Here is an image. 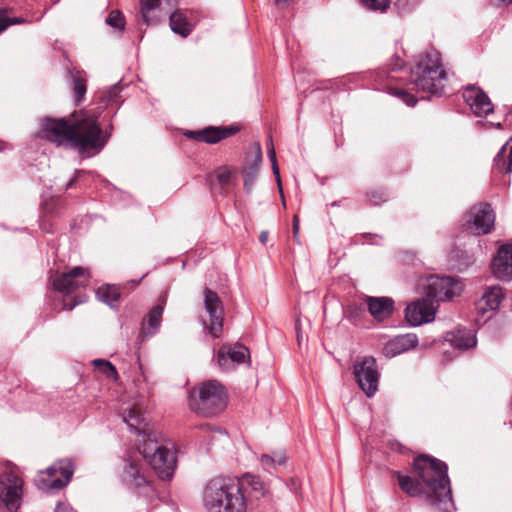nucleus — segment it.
I'll list each match as a JSON object with an SVG mask.
<instances>
[{
    "label": "nucleus",
    "instance_id": "412c9836",
    "mask_svg": "<svg viewBox=\"0 0 512 512\" xmlns=\"http://www.w3.org/2000/svg\"><path fill=\"white\" fill-rule=\"evenodd\" d=\"M418 344V337L416 334L408 333L398 335L389 340L382 348V353L387 358H393L401 353L413 349Z\"/></svg>",
    "mask_w": 512,
    "mask_h": 512
},
{
    "label": "nucleus",
    "instance_id": "dca6fc26",
    "mask_svg": "<svg viewBox=\"0 0 512 512\" xmlns=\"http://www.w3.org/2000/svg\"><path fill=\"white\" fill-rule=\"evenodd\" d=\"M262 161V150L258 142L253 143L249 147V151L246 155L245 166L242 171L244 177V189L246 192H251L254 183L257 179L260 164Z\"/></svg>",
    "mask_w": 512,
    "mask_h": 512
},
{
    "label": "nucleus",
    "instance_id": "5fc2aeb1",
    "mask_svg": "<svg viewBox=\"0 0 512 512\" xmlns=\"http://www.w3.org/2000/svg\"><path fill=\"white\" fill-rule=\"evenodd\" d=\"M2 150H3V147H2V144L0 143V151H2Z\"/></svg>",
    "mask_w": 512,
    "mask_h": 512
},
{
    "label": "nucleus",
    "instance_id": "c756f323",
    "mask_svg": "<svg viewBox=\"0 0 512 512\" xmlns=\"http://www.w3.org/2000/svg\"><path fill=\"white\" fill-rule=\"evenodd\" d=\"M163 309V305L158 304L149 311L147 315V327L144 326L141 330L143 336H152L158 330L161 324Z\"/></svg>",
    "mask_w": 512,
    "mask_h": 512
},
{
    "label": "nucleus",
    "instance_id": "49530a36",
    "mask_svg": "<svg viewBox=\"0 0 512 512\" xmlns=\"http://www.w3.org/2000/svg\"><path fill=\"white\" fill-rule=\"evenodd\" d=\"M403 65H404V61L402 59H400L399 57H397L395 59V62L391 64V69L399 70L403 67Z\"/></svg>",
    "mask_w": 512,
    "mask_h": 512
},
{
    "label": "nucleus",
    "instance_id": "5701e85b",
    "mask_svg": "<svg viewBox=\"0 0 512 512\" xmlns=\"http://www.w3.org/2000/svg\"><path fill=\"white\" fill-rule=\"evenodd\" d=\"M233 129L231 128H218V127H207L203 130H189L184 133V135L190 139H195L201 142L214 144L218 141L225 139L229 135L233 133Z\"/></svg>",
    "mask_w": 512,
    "mask_h": 512
},
{
    "label": "nucleus",
    "instance_id": "39448f33",
    "mask_svg": "<svg viewBox=\"0 0 512 512\" xmlns=\"http://www.w3.org/2000/svg\"><path fill=\"white\" fill-rule=\"evenodd\" d=\"M446 72L442 68L440 54L429 50L419 55L411 69L410 82L417 91L430 95H441Z\"/></svg>",
    "mask_w": 512,
    "mask_h": 512
},
{
    "label": "nucleus",
    "instance_id": "f8f14e48",
    "mask_svg": "<svg viewBox=\"0 0 512 512\" xmlns=\"http://www.w3.org/2000/svg\"><path fill=\"white\" fill-rule=\"evenodd\" d=\"M494 222L495 214L491 205L479 203L468 211L464 226L475 235H485L492 231Z\"/></svg>",
    "mask_w": 512,
    "mask_h": 512
},
{
    "label": "nucleus",
    "instance_id": "9b49d317",
    "mask_svg": "<svg viewBox=\"0 0 512 512\" xmlns=\"http://www.w3.org/2000/svg\"><path fill=\"white\" fill-rule=\"evenodd\" d=\"M204 309L209 317L202 320L205 330L213 338H219L223 331L224 308L218 294L209 288L204 289Z\"/></svg>",
    "mask_w": 512,
    "mask_h": 512
},
{
    "label": "nucleus",
    "instance_id": "a19ab883",
    "mask_svg": "<svg viewBox=\"0 0 512 512\" xmlns=\"http://www.w3.org/2000/svg\"><path fill=\"white\" fill-rule=\"evenodd\" d=\"M216 177L221 184H227L230 180L231 173L229 169L222 167L217 170Z\"/></svg>",
    "mask_w": 512,
    "mask_h": 512
},
{
    "label": "nucleus",
    "instance_id": "4c0bfd02",
    "mask_svg": "<svg viewBox=\"0 0 512 512\" xmlns=\"http://www.w3.org/2000/svg\"><path fill=\"white\" fill-rule=\"evenodd\" d=\"M260 464L262 468L269 474H273L277 470L274 459L271 455L262 454L260 457Z\"/></svg>",
    "mask_w": 512,
    "mask_h": 512
},
{
    "label": "nucleus",
    "instance_id": "c03bdc74",
    "mask_svg": "<svg viewBox=\"0 0 512 512\" xmlns=\"http://www.w3.org/2000/svg\"><path fill=\"white\" fill-rule=\"evenodd\" d=\"M54 512H77V511H75L69 503L58 502V504L55 507Z\"/></svg>",
    "mask_w": 512,
    "mask_h": 512
},
{
    "label": "nucleus",
    "instance_id": "ea45409f",
    "mask_svg": "<svg viewBox=\"0 0 512 512\" xmlns=\"http://www.w3.org/2000/svg\"><path fill=\"white\" fill-rule=\"evenodd\" d=\"M369 201L374 205H380L387 201V194L383 191H372L368 194Z\"/></svg>",
    "mask_w": 512,
    "mask_h": 512
},
{
    "label": "nucleus",
    "instance_id": "f3484780",
    "mask_svg": "<svg viewBox=\"0 0 512 512\" xmlns=\"http://www.w3.org/2000/svg\"><path fill=\"white\" fill-rule=\"evenodd\" d=\"M248 358V349L241 344H235L222 346L218 351L217 362L222 370L230 371L234 369L235 365L245 363Z\"/></svg>",
    "mask_w": 512,
    "mask_h": 512
},
{
    "label": "nucleus",
    "instance_id": "79ce46f5",
    "mask_svg": "<svg viewBox=\"0 0 512 512\" xmlns=\"http://www.w3.org/2000/svg\"><path fill=\"white\" fill-rule=\"evenodd\" d=\"M292 229H293V238L294 241L299 243V230H300V222L297 215L293 217V223H292Z\"/></svg>",
    "mask_w": 512,
    "mask_h": 512
},
{
    "label": "nucleus",
    "instance_id": "a18cd8bd",
    "mask_svg": "<svg viewBox=\"0 0 512 512\" xmlns=\"http://www.w3.org/2000/svg\"><path fill=\"white\" fill-rule=\"evenodd\" d=\"M272 457L274 459L276 466L285 465L286 460H287V457H286L285 453H283V452L275 453Z\"/></svg>",
    "mask_w": 512,
    "mask_h": 512
},
{
    "label": "nucleus",
    "instance_id": "4468645a",
    "mask_svg": "<svg viewBox=\"0 0 512 512\" xmlns=\"http://www.w3.org/2000/svg\"><path fill=\"white\" fill-rule=\"evenodd\" d=\"M437 305L426 296L408 305L405 317L412 326H419L434 320Z\"/></svg>",
    "mask_w": 512,
    "mask_h": 512
},
{
    "label": "nucleus",
    "instance_id": "864d4df0",
    "mask_svg": "<svg viewBox=\"0 0 512 512\" xmlns=\"http://www.w3.org/2000/svg\"><path fill=\"white\" fill-rule=\"evenodd\" d=\"M83 173H84L83 171H78V170H76L77 177H78L79 175L83 174Z\"/></svg>",
    "mask_w": 512,
    "mask_h": 512
},
{
    "label": "nucleus",
    "instance_id": "de8ad7c7",
    "mask_svg": "<svg viewBox=\"0 0 512 512\" xmlns=\"http://www.w3.org/2000/svg\"><path fill=\"white\" fill-rule=\"evenodd\" d=\"M40 228H41L43 231H46V232H48V233L53 232L52 227H51V224H49V225H48V224L46 223V220H41V222H40Z\"/></svg>",
    "mask_w": 512,
    "mask_h": 512
},
{
    "label": "nucleus",
    "instance_id": "393cba45",
    "mask_svg": "<svg viewBox=\"0 0 512 512\" xmlns=\"http://www.w3.org/2000/svg\"><path fill=\"white\" fill-rule=\"evenodd\" d=\"M446 341L458 350L472 349L477 344L475 331L468 328H459L455 331L448 332Z\"/></svg>",
    "mask_w": 512,
    "mask_h": 512
},
{
    "label": "nucleus",
    "instance_id": "c85d7f7f",
    "mask_svg": "<svg viewBox=\"0 0 512 512\" xmlns=\"http://www.w3.org/2000/svg\"><path fill=\"white\" fill-rule=\"evenodd\" d=\"M122 90L123 85L121 82L115 83L114 85L100 92L99 102L105 107L116 106L117 109H119L123 102L121 96Z\"/></svg>",
    "mask_w": 512,
    "mask_h": 512
},
{
    "label": "nucleus",
    "instance_id": "cd10ccee",
    "mask_svg": "<svg viewBox=\"0 0 512 512\" xmlns=\"http://www.w3.org/2000/svg\"><path fill=\"white\" fill-rule=\"evenodd\" d=\"M360 3L367 9L372 11L384 12L391 5L398 11L406 10L411 4L412 0H359Z\"/></svg>",
    "mask_w": 512,
    "mask_h": 512
},
{
    "label": "nucleus",
    "instance_id": "603ef678",
    "mask_svg": "<svg viewBox=\"0 0 512 512\" xmlns=\"http://www.w3.org/2000/svg\"><path fill=\"white\" fill-rule=\"evenodd\" d=\"M75 179H71L67 184V189L73 187Z\"/></svg>",
    "mask_w": 512,
    "mask_h": 512
},
{
    "label": "nucleus",
    "instance_id": "0eeeda50",
    "mask_svg": "<svg viewBox=\"0 0 512 512\" xmlns=\"http://www.w3.org/2000/svg\"><path fill=\"white\" fill-rule=\"evenodd\" d=\"M89 281V272L82 267H74L68 272L56 274L52 279L55 290L64 295L63 307L72 310L76 305L86 300V295L80 293Z\"/></svg>",
    "mask_w": 512,
    "mask_h": 512
},
{
    "label": "nucleus",
    "instance_id": "2f4dec72",
    "mask_svg": "<svg viewBox=\"0 0 512 512\" xmlns=\"http://www.w3.org/2000/svg\"><path fill=\"white\" fill-rule=\"evenodd\" d=\"M71 85L75 94L76 104L79 105L84 100L87 91L86 78L79 71L71 73Z\"/></svg>",
    "mask_w": 512,
    "mask_h": 512
},
{
    "label": "nucleus",
    "instance_id": "6ab92c4d",
    "mask_svg": "<svg viewBox=\"0 0 512 512\" xmlns=\"http://www.w3.org/2000/svg\"><path fill=\"white\" fill-rule=\"evenodd\" d=\"M176 5L175 0H141V15L147 25L158 22Z\"/></svg>",
    "mask_w": 512,
    "mask_h": 512
},
{
    "label": "nucleus",
    "instance_id": "1a4fd4ad",
    "mask_svg": "<svg viewBox=\"0 0 512 512\" xmlns=\"http://www.w3.org/2000/svg\"><path fill=\"white\" fill-rule=\"evenodd\" d=\"M425 296L433 303L451 300L462 292L463 286L460 281L453 277H440L430 275L422 284Z\"/></svg>",
    "mask_w": 512,
    "mask_h": 512
},
{
    "label": "nucleus",
    "instance_id": "a211bd4d",
    "mask_svg": "<svg viewBox=\"0 0 512 512\" xmlns=\"http://www.w3.org/2000/svg\"><path fill=\"white\" fill-rule=\"evenodd\" d=\"M493 275L502 280L512 279V244H504L499 247L497 254L491 262Z\"/></svg>",
    "mask_w": 512,
    "mask_h": 512
},
{
    "label": "nucleus",
    "instance_id": "f704fd0d",
    "mask_svg": "<svg viewBox=\"0 0 512 512\" xmlns=\"http://www.w3.org/2000/svg\"><path fill=\"white\" fill-rule=\"evenodd\" d=\"M7 13L8 9H0V33L10 25L23 24L27 22V20L23 17L9 18Z\"/></svg>",
    "mask_w": 512,
    "mask_h": 512
},
{
    "label": "nucleus",
    "instance_id": "bb28decb",
    "mask_svg": "<svg viewBox=\"0 0 512 512\" xmlns=\"http://www.w3.org/2000/svg\"><path fill=\"white\" fill-rule=\"evenodd\" d=\"M170 27L175 34L187 37L193 30V24L188 20L185 12L175 10L170 14Z\"/></svg>",
    "mask_w": 512,
    "mask_h": 512
},
{
    "label": "nucleus",
    "instance_id": "7c9ffc66",
    "mask_svg": "<svg viewBox=\"0 0 512 512\" xmlns=\"http://www.w3.org/2000/svg\"><path fill=\"white\" fill-rule=\"evenodd\" d=\"M96 296L101 302L113 307L120 298V291L118 287L107 284L97 289Z\"/></svg>",
    "mask_w": 512,
    "mask_h": 512
},
{
    "label": "nucleus",
    "instance_id": "6e6552de",
    "mask_svg": "<svg viewBox=\"0 0 512 512\" xmlns=\"http://www.w3.org/2000/svg\"><path fill=\"white\" fill-rule=\"evenodd\" d=\"M74 472L75 465L70 459H60L40 471L35 478V484L43 491L61 489L69 484Z\"/></svg>",
    "mask_w": 512,
    "mask_h": 512
},
{
    "label": "nucleus",
    "instance_id": "2eb2a0df",
    "mask_svg": "<svg viewBox=\"0 0 512 512\" xmlns=\"http://www.w3.org/2000/svg\"><path fill=\"white\" fill-rule=\"evenodd\" d=\"M464 101L472 112L478 116H486L493 112V104L487 94L474 85H468L463 91Z\"/></svg>",
    "mask_w": 512,
    "mask_h": 512
},
{
    "label": "nucleus",
    "instance_id": "f03ea898",
    "mask_svg": "<svg viewBox=\"0 0 512 512\" xmlns=\"http://www.w3.org/2000/svg\"><path fill=\"white\" fill-rule=\"evenodd\" d=\"M414 478L397 472L400 488L411 497L424 495L427 502L440 511L454 507L448 478V467L436 458L421 455L414 460Z\"/></svg>",
    "mask_w": 512,
    "mask_h": 512
},
{
    "label": "nucleus",
    "instance_id": "aec40b11",
    "mask_svg": "<svg viewBox=\"0 0 512 512\" xmlns=\"http://www.w3.org/2000/svg\"><path fill=\"white\" fill-rule=\"evenodd\" d=\"M123 481L136 489H144L147 492L152 491V488L148 484L147 478L142 471L140 464L137 460L129 457L125 460L123 474Z\"/></svg>",
    "mask_w": 512,
    "mask_h": 512
},
{
    "label": "nucleus",
    "instance_id": "473e14b6",
    "mask_svg": "<svg viewBox=\"0 0 512 512\" xmlns=\"http://www.w3.org/2000/svg\"><path fill=\"white\" fill-rule=\"evenodd\" d=\"M267 154L270 159L272 171L276 178L279 190L281 191V180H280L279 167H278V163H277V159H276V152H275L274 144H273V141L271 138L267 142Z\"/></svg>",
    "mask_w": 512,
    "mask_h": 512
},
{
    "label": "nucleus",
    "instance_id": "58836bf2",
    "mask_svg": "<svg viewBox=\"0 0 512 512\" xmlns=\"http://www.w3.org/2000/svg\"><path fill=\"white\" fill-rule=\"evenodd\" d=\"M394 95L399 97L408 106H414L417 102V99L413 95L401 89L394 90Z\"/></svg>",
    "mask_w": 512,
    "mask_h": 512
},
{
    "label": "nucleus",
    "instance_id": "8fccbe9b",
    "mask_svg": "<svg viewBox=\"0 0 512 512\" xmlns=\"http://www.w3.org/2000/svg\"><path fill=\"white\" fill-rule=\"evenodd\" d=\"M296 330H297V341H298V344L301 345L302 336H301L299 328H298V322L296 323Z\"/></svg>",
    "mask_w": 512,
    "mask_h": 512
},
{
    "label": "nucleus",
    "instance_id": "37998d69",
    "mask_svg": "<svg viewBox=\"0 0 512 512\" xmlns=\"http://www.w3.org/2000/svg\"><path fill=\"white\" fill-rule=\"evenodd\" d=\"M200 429L203 430V431L211 432L213 435L214 434L226 435V432L224 430H222L221 428H219V427H211L209 424H202V425H200Z\"/></svg>",
    "mask_w": 512,
    "mask_h": 512
},
{
    "label": "nucleus",
    "instance_id": "a878e982",
    "mask_svg": "<svg viewBox=\"0 0 512 512\" xmlns=\"http://www.w3.org/2000/svg\"><path fill=\"white\" fill-rule=\"evenodd\" d=\"M493 164L494 168L500 173H512V137L496 154Z\"/></svg>",
    "mask_w": 512,
    "mask_h": 512
},
{
    "label": "nucleus",
    "instance_id": "423d86ee",
    "mask_svg": "<svg viewBox=\"0 0 512 512\" xmlns=\"http://www.w3.org/2000/svg\"><path fill=\"white\" fill-rule=\"evenodd\" d=\"M189 405L192 411L203 416L217 415L226 406V391L218 381L208 380L190 392Z\"/></svg>",
    "mask_w": 512,
    "mask_h": 512
},
{
    "label": "nucleus",
    "instance_id": "f257e3e1",
    "mask_svg": "<svg viewBox=\"0 0 512 512\" xmlns=\"http://www.w3.org/2000/svg\"><path fill=\"white\" fill-rule=\"evenodd\" d=\"M102 107L74 111L68 117L41 120L43 138L76 150L81 155L99 153L109 140L110 134L103 132L98 118Z\"/></svg>",
    "mask_w": 512,
    "mask_h": 512
},
{
    "label": "nucleus",
    "instance_id": "72a5a7b5",
    "mask_svg": "<svg viewBox=\"0 0 512 512\" xmlns=\"http://www.w3.org/2000/svg\"><path fill=\"white\" fill-rule=\"evenodd\" d=\"M93 365L105 374L108 378L116 380L118 378V373L116 368L107 360L104 359H95L93 361Z\"/></svg>",
    "mask_w": 512,
    "mask_h": 512
},
{
    "label": "nucleus",
    "instance_id": "9d476101",
    "mask_svg": "<svg viewBox=\"0 0 512 512\" xmlns=\"http://www.w3.org/2000/svg\"><path fill=\"white\" fill-rule=\"evenodd\" d=\"M353 375L358 386L367 397H373L376 394L380 373L373 357L358 358L353 364Z\"/></svg>",
    "mask_w": 512,
    "mask_h": 512
},
{
    "label": "nucleus",
    "instance_id": "4be33fe9",
    "mask_svg": "<svg viewBox=\"0 0 512 512\" xmlns=\"http://www.w3.org/2000/svg\"><path fill=\"white\" fill-rule=\"evenodd\" d=\"M503 299L504 293L501 287H488L476 303L477 312L484 316L489 311H496Z\"/></svg>",
    "mask_w": 512,
    "mask_h": 512
},
{
    "label": "nucleus",
    "instance_id": "c9c22d12",
    "mask_svg": "<svg viewBox=\"0 0 512 512\" xmlns=\"http://www.w3.org/2000/svg\"><path fill=\"white\" fill-rule=\"evenodd\" d=\"M243 483L246 482L249 484V486L252 488V490L256 493V497H260L264 495V485L259 480L258 477H255L253 475H245L244 480H242Z\"/></svg>",
    "mask_w": 512,
    "mask_h": 512
},
{
    "label": "nucleus",
    "instance_id": "e433bc0d",
    "mask_svg": "<svg viewBox=\"0 0 512 512\" xmlns=\"http://www.w3.org/2000/svg\"><path fill=\"white\" fill-rule=\"evenodd\" d=\"M106 23L111 27H114L118 30L124 29V17L118 10L111 11L108 17L106 18Z\"/></svg>",
    "mask_w": 512,
    "mask_h": 512
},
{
    "label": "nucleus",
    "instance_id": "20e7f679",
    "mask_svg": "<svg viewBox=\"0 0 512 512\" xmlns=\"http://www.w3.org/2000/svg\"><path fill=\"white\" fill-rule=\"evenodd\" d=\"M203 506L207 512H246L244 484L238 477H216L204 487Z\"/></svg>",
    "mask_w": 512,
    "mask_h": 512
},
{
    "label": "nucleus",
    "instance_id": "3c124183",
    "mask_svg": "<svg viewBox=\"0 0 512 512\" xmlns=\"http://www.w3.org/2000/svg\"><path fill=\"white\" fill-rule=\"evenodd\" d=\"M494 4L511 3L512 0H491Z\"/></svg>",
    "mask_w": 512,
    "mask_h": 512
},
{
    "label": "nucleus",
    "instance_id": "ddd939ff",
    "mask_svg": "<svg viewBox=\"0 0 512 512\" xmlns=\"http://www.w3.org/2000/svg\"><path fill=\"white\" fill-rule=\"evenodd\" d=\"M23 481L13 471L6 472L0 477V500L10 512H16L21 504Z\"/></svg>",
    "mask_w": 512,
    "mask_h": 512
},
{
    "label": "nucleus",
    "instance_id": "7ed1b4c3",
    "mask_svg": "<svg viewBox=\"0 0 512 512\" xmlns=\"http://www.w3.org/2000/svg\"><path fill=\"white\" fill-rule=\"evenodd\" d=\"M122 418L132 432L139 434L138 452L160 479L170 480L176 467L175 454L159 443L156 432L150 429L146 421L142 407L133 404L124 411Z\"/></svg>",
    "mask_w": 512,
    "mask_h": 512
},
{
    "label": "nucleus",
    "instance_id": "09e8293b",
    "mask_svg": "<svg viewBox=\"0 0 512 512\" xmlns=\"http://www.w3.org/2000/svg\"><path fill=\"white\" fill-rule=\"evenodd\" d=\"M259 241L262 243V244H265L267 241H268V232L267 231H262L259 235Z\"/></svg>",
    "mask_w": 512,
    "mask_h": 512
},
{
    "label": "nucleus",
    "instance_id": "b1692460",
    "mask_svg": "<svg viewBox=\"0 0 512 512\" xmlns=\"http://www.w3.org/2000/svg\"><path fill=\"white\" fill-rule=\"evenodd\" d=\"M366 303L370 314L379 321L389 318L394 311V301L390 297L369 296Z\"/></svg>",
    "mask_w": 512,
    "mask_h": 512
}]
</instances>
